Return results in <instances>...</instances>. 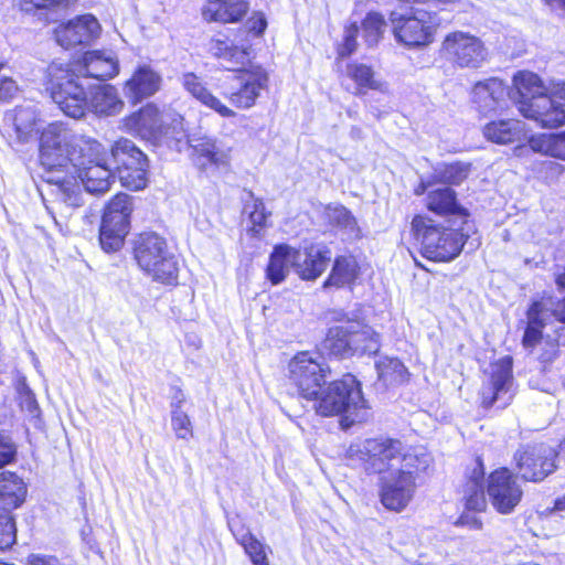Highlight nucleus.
<instances>
[{
    "instance_id": "1",
    "label": "nucleus",
    "mask_w": 565,
    "mask_h": 565,
    "mask_svg": "<svg viewBox=\"0 0 565 565\" xmlns=\"http://www.w3.org/2000/svg\"><path fill=\"white\" fill-rule=\"evenodd\" d=\"M99 142L76 135L63 122L49 124L40 136V161L50 172L71 171L74 164L83 162V157L96 156Z\"/></svg>"
},
{
    "instance_id": "2",
    "label": "nucleus",
    "mask_w": 565,
    "mask_h": 565,
    "mask_svg": "<svg viewBox=\"0 0 565 565\" xmlns=\"http://www.w3.org/2000/svg\"><path fill=\"white\" fill-rule=\"evenodd\" d=\"M317 414L340 416L342 428L367 419L370 405L363 396L361 383L352 374L330 382L313 399Z\"/></svg>"
},
{
    "instance_id": "3",
    "label": "nucleus",
    "mask_w": 565,
    "mask_h": 565,
    "mask_svg": "<svg viewBox=\"0 0 565 565\" xmlns=\"http://www.w3.org/2000/svg\"><path fill=\"white\" fill-rule=\"evenodd\" d=\"M429 454L423 447H406L398 439L367 438L353 443L347 449V458L373 473L394 472L404 468L405 458Z\"/></svg>"
},
{
    "instance_id": "4",
    "label": "nucleus",
    "mask_w": 565,
    "mask_h": 565,
    "mask_svg": "<svg viewBox=\"0 0 565 565\" xmlns=\"http://www.w3.org/2000/svg\"><path fill=\"white\" fill-rule=\"evenodd\" d=\"M513 84L520 95L519 111L543 128H557L565 124V110L547 95L541 78L532 72H519Z\"/></svg>"
},
{
    "instance_id": "5",
    "label": "nucleus",
    "mask_w": 565,
    "mask_h": 565,
    "mask_svg": "<svg viewBox=\"0 0 565 565\" xmlns=\"http://www.w3.org/2000/svg\"><path fill=\"white\" fill-rule=\"evenodd\" d=\"M331 319L338 324L329 329L323 342L324 349L331 354L347 358L379 350V334L361 320L350 318L343 311H334Z\"/></svg>"
},
{
    "instance_id": "6",
    "label": "nucleus",
    "mask_w": 565,
    "mask_h": 565,
    "mask_svg": "<svg viewBox=\"0 0 565 565\" xmlns=\"http://www.w3.org/2000/svg\"><path fill=\"white\" fill-rule=\"evenodd\" d=\"M134 250L138 266L153 281L169 286L178 284L179 265L163 237L156 233H142Z\"/></svg>"
},
{
    "instance_id": "7",
    "label": "nucleus",
    "mask_w": 565,
    "mask_h": 565,
    "mask_svg": "<svg viewBox=\"0 0 565 565\" xmlns=\"http://www.w3.org/2000/svg\"><path fill=\"white\" fill-rule=\"evenodd\" d=\"M404 468L382 478L381 502L392 511L404 510L414 497L416 479L426 472L433 459L429 454L412 455L405 458Z\"/></svg>"
},
{
    "instance_id": "8",
    "label": "nucleus",
    "mask_w": 565,
    "mask_h": 565,
    "mask_svg": "<svg viewBox=\"0 0 565 565\" xmlns=\"http://www.w3.org/2000/svg\"><path fill=\"white\" fill-rule=\"evenodd\" d=\"M412 231L420 244L422 254L435 262H449L457 257L465 244V235L458 230L435 225L433 220L417 215Z\"/></svg>"
},
{
    "instance_id": "9",
    "label": "nucleus",
    "mask_w": 565,
    "mask_h": 565,
    "mask_svg": "<svg viewBox=\"0 0 565 565\" xmlns=\"http://www.w3.org/2000/svg\"><path fill=\"white\" fill-rule=\"evenodd\" d=\"M47 89L60 109L68 117L81 118L88 108V100L79 76L67 65L53 62L47 67Z\"/></svg>"
},
{
    "instance_id": "10",
    "label": "nucleus",
    "mask_w": 565,
    "mask_h": 565,
    "mask_svg": "<svg viewBox=\"0 0 565 565\" xmlns=\"http://www.w3.org/2000/svg\"><path fill=\"white\" fill-rule=\"evenodd\" d=\"M390 21L396 42L408 49L431 44L441 23L436 12L422 9H415L408 14L392 12Z\"/></svg>"
},
{
    "instance_id": "11",
    "label": "nucleus",
    "mask_w": 565,
    "mask_h": 565,
    "mask_svg": "<svg viewBox=\"0 0 565 565\" xmlns=\"http://www.w3.org/2000/svg\"><path fill=\"white\" fill-rule=\"evenodd\" d=\"M289 380L301 397L313 401L326 384L330 369L316 352H299L288 364Z\"/></svg>"
},
{
    "instance_id": "12",
    "label": "nucleus",
    "mask_w": 565,
    "mask_h": 565,
    "mask_svg": "<svg viewBox=\"0 0 565 565\" xmlns=\"http://www.w3.org/2000/svg\"><path fill=\"white\" fill-rule=\"evenodd\" d=\"M440 53L459 68H478L484 63L488 55L482 40L463 31L448 33L441 42Z\"/></svg>"
},
{
    "instance_id": "13",
    "label": "nucleus",
    "mask_w": 565,
    "mask_h": 565,
    "mask_svg": "<svg viewBox=\"0 0 565 565\" xmlns=\"http://www.w3.org/2000/svg\"><path fill=\"white\" fill-rule=\"evenodd\" d=\"M514 395L512 358L505 355L489 366L488 380L483 382L480 391L481 405L484 408H504L510 405Z\"/></svg>"
},
{
    "instance_id": "14",
    "label": "nucleus",
    "mask_w": 565,
    "mask_h": 565,
    "mask_svg": "<svg viewBox=\"0 0 565 565\" xmlns=\"http://www.w3.org/2000/svg\"><path fill=\"white\" fill-rule=\"evenodd\" d=\"M67 174L76 173L86 191L94 194L107 192L115 181V174L111 163L107 158V151L99 142V149L96 156L83 157V162L74 164Z\"/></svg>"
},
{
    "instance_id": "15",
    "label": "nucleus",
    "mask_w": 565,
    "mask_h": 565,
    "mask_svg": "<svg viewBox=\"0 0 565 565\" xmlns=\"http://www.w3.org/2000/svg\"><path fill=\"white\" fill-rule=\"evenodd\" d=\"M487 492L492 507L501 514L511 513L523 495L516 478L507 468L498 469L489 476Z\"/></svg>"
},
{
    "instance_id": "16",
    "label": "nucleus",
    "mask_w": 565,
    "mask_h": 565,
    "mask_svg": "<svg viewBox=\"0 0 565 565\" xmlns=\"http://www.w3.org/2000/svg\"><path fill=\"white\" fill-rule=\"evenodd\" d=\"M555 458L556 452L543 445L529 446L515 457L522 478L533 482L543 480L556 469Z\"/></svg>"
},
{
    "instance_id": "17",
    "label": "nucleus",
    "mask_w": 565,
    "mask_h": 565,
    "mask_svg": "<svg viewBox=\"0 0 565 565\" xmlns=\"http://www.w3.org/2000/svg\"><path fill=\"white\" fill-rule=\"evenodd\" d=\"M190 159L201 171L226 167L231 160V148L209 136L191 137L188 140Z\"/></svg>"
},
{
    "instance_id": "18",
    "label": "nucleus",
    "mask_w": 565,
    "mask_h": 565,
    "mask_svg": "<svg viewBox=\"0 0 565 565\" xmlns=\"http://www.w3.org/2000/svg\"><path fill=\"white\" fill-rule=\"evenodd\" d=\"M162 75L149 63H139L122 86L125 97L138 104L161 89Z\"/></svg>"
},
{
    "instance_id": "19",
    "label": "nucleus",
    "mask_w": 565,
    "mask_h": 565,
    "mask_svg": "<svg viewBox=\"0 0 565 565\" xmlns=\"http://www.w3.org/2000/svg\"><path fill=\"white\" fill-rule=\"evenodd\" d=\"M508 94V86L502 79L490 77L473 85L471 103L481 116L487 117L507 106Z\"/></svg>"
},
{
    "instance_id": "20",
    "label": "nucleus",
    "mask_w": 565,
    "mask_h": 565,
    "mask_svg": "<svg viewBox=\"0 0 565 565\" xmlns=\"http://www.w3.org/2000/svg\"><path fill=\"white\" fill-rule=\"evenodd\" d=\"M124 126L129 132L151 141H160L168 134L160 110L153 104H147L139 111L126 117Z\"/></svg>"
},
{
    "instance_id": "21",
    "label": "nucleus",
    "mask_w": 565,
    "mask_h": 565,
    "mask_svg": "<svg viewBox=\"0 0 565 565\" xmlns=\"http://www.w3.org/2000/svg\"><path fill=\"white\" fill-rule=\"evenodd\" d=\"M100 32V25L97 19L90 14H85L61 24L55 30L56 42L70 49L78 44H86L97 38Z\"/></svg>"
},
{
    "instance_id": "22",
    "label": "nucleus",
    "mask_w": 565,
    "mask_h": 565,
    "mask_svg": "<svg viewBox=\"0 0 565 565\" xmlns=\"http://www.w3.org/2000/svg\"><path fill=\"white\" fill-rule=\"evenodd\" d=\"M239 88L228 95L230 102L238 108H250L260 93L267 88L268 74L259 66L242 72L238 76Z\"/></svg>"
},
{
    "instance_id": "23",
    "label": "nucleus",
    "mask_w": 565,
    "mask_h": 565,
    "mask_svg": "<svg viewBox=\"0 0 565 565\" xmlns=\"http://www.w3.org/2000/svg\"><path fill=\"white\" fill-rule=\"evenodd\" d=\"M331 259L330 249L321 244H311L301 252L296 263V273L303 280H316L326 270Z\"/></svg>"
},
{
    "instance_id": "24",
    "label": "nucleus",
    "mask_w": 565,
    "mask_h": 565,
    "mask_svg": "<svg viewBox=\"0 0 565 565\" xmlns=\"http://www.w3.org/2000/svg\"><path fill=\"white\" fill-rule=\"evenodd\" d=\"M119 61L111 51H89L81 61V72L99 81L110 79L119 74Z\"/></svg>"
},
{
    "instance_id": "25",
    "label": "nucleus",
    "mask_w": 565,
    "mask_h": 565,
    "mask_svg": "<svg viewBox=\"0 0 565 565\" xmlns=\"http://www.w3.org/2000/svg\"><path fill=\"white\" fill-rule=\"evenodd\" d=\"M209 51L221 60L222 66L228 71H238L252 57V49L247 44L234 45L228 39H212Z\"/></svg>"
},
{
    "instance_id": "26",
    "label": "nucleus",
    "mask_w": 565,
    "mask_h": 565,
    "mask_svg": "<svg viewBox=\"0 0 565 565\" xmlns=\"http://www.w3.org/2000/svg\"><path fill=\"white\" fill-rule=\"evenodd\" d=\"M482 134L488 141L497 145L514 143L525 136V124L515 118H500L487 122Z\"/></svg>"
},
{
    "instance_id": "27",
    "label": "nucleus",
    "mask_w": 565,
    "mask_h": 565,
    "mask_svg": "<svg viewBox=\"0 0 565 565\" xmlns=\"http://www.w3.org/2000/svg\"><path fill=\"white\" fill-rule=\"evenodd\" d=\"M248 11L245 0H207L202 14L209 22L234 23Z\"/></svg>"
},
{
    "instance_id": "28",
    "label": "nucleus",
    "mask_w": 565,
    "mask_h": 565,
    "mask_svg": "<svg viewBox=\"0 0 565 565\" xmlns=\"http://www.w3.org/2000/svg\"><path fill=\"white\" fill-rule=\"evenodd\" d=\"M299 259V249L287 244L276 245L270 254L266 269L267 278L273 285L284 281L290 270H296V263Z\"/></svg>"
},
{
    "instance_id": "29",
    "label": "nucleus",
    "mask_w": 565,
    "mask_h": 565,
    "mask_svg": "<svg viewBox=\"0 0 565 565\" xmlns=\"http://www.w3.org/2000/svg\"><path fill=\"white\" fill-rule=\"evenodd\" d=\"M184 89L202 105L213 109L222 117L230 118L236 114L225 106L216 96H214L204 85V83L193 73H186L182 76Z\"/></svg>"
},
{
    "instance_id": "30",
    "label": "nucleus",
    "mask_w": 565,
    "mask_h": 565,
    "mask_svg": "<svg viewBox=\"0 0 565 565\" xmlns=\"http://www.w3.org/2000/svg\"><path fill=\"white\" fill-rule=\"evenodd\" d=\"M26 486L14 472L0 473V509L9 512L19 508L25 500Z\"/></svg>"
},
{
    "instance_id": "31",
    "label": "nucleus",
    "mask_w": 565,
    "mask_h": 565,
    "mask_svg": "<svg viewBox=\"0 0 565 565\" xmlns=\"http://www.w3.org/2000/svg\"><path fill=\"white\" fill-rule=\"evenodd\" d=\"M347 76L355 83V95H364L366 90L388 92L386 82L377 78L371 66L363 63H350L345 70Z\"/></svg>"
},
{
    "instance_id": "32",
    "label": "nucleus",
    "mask_w": 565,
    "mask_h": 565,
    "mask_svg": "<svg viewBox=\"0 0 565 565\" xmlns=\"http://www.w3.org/2000/svg\"><path fill=\"white\" fill-rule=\"evenodd\" d=\"M533 152L565 161V130L552 134H534L527 139Z\"/></svg>"
},
{
    "instance_id": "33",
    "label": "nucleus",
    "mask_w": 565,
    "mask_h": 565,
    "mask_svg": "<svg viewBox=\"0 0 565 565\" xmlns=\"http://www.w3.org/2000/svg\"><path fill=\"white\" fill-rule=\"evenodd\" d=\"M88 107L96 114L103 116H114L124 108V102L118 95L117 89L111 85H99L93 92Z\"/></svg>"
},
{
    "instance_id": "34",
    "label": "nucleus",
    "mask_w": 565,
    "mask_h": 565,
    "mask_svg": "<svg viewBox=\"0 0 565 565\" xmlns=\"http://www.w3.org/2000/svg\"><path fill=\"white\" fill-rule=\"evenodd\" d=\"M427 207L439 215L451 214L462 218L467 216L466 210L457 203L456 193L450 188L430 191L427 195Z\"/></svg>"
},
{
    "instance_id": "35",
    "label": "nucleus",
    "mask_w": 565,
    "mask_h": 565,
    "mask_svg": "<svg viewBox=\"0 0 565 565\" xmlns=\"http://www.w3.org/2000/svg\"><path fill=\"white\" fill-rule=\"evenodd\" d=\"M107 158L113 169L118 171L125 167H131L134 163L142 162L146 156L131 140L120 138L114 142L109 152H107Z\"/></svg>"
},
{
    "instance_id": "36",
    "label": "nucleus",
    "mask_w": 565,
    "mask_h": 565,
    "mask_svg": "<svg viewBox=\"0 0 565 565\" xmlns=\"http://www.w3.org/2000/svg\"><path fill=\"white\" fill-rule=\"evenodd\" d=\"M359 276V265L353 256L337 257L324 287L341 288L352 285Z\"/></svg>"
},
{
    "instance_id": "37",
    "label": "nucleus",
    "mask_w": 565,
    "mask_h": 565,
    "mask_svg": "<svg viewBox=\"0 0 565 565\" xmlns=\"http://www.w3.org/2000/svg\"><path fill=\"white\" fill-rule=\"evenodd\" d=\"M483 471L481 468H475L472 475L465 487V504L470 511L482 512L487 508V499L484 495Z\"/></svg>"
},
{
    "instance_id": "38",
    "label": "nucleus",
    "mask_w": 565,
    "mask_h": 565,
    "mask_svg": "<svg viewBox=\"0 0 565 565\" xmlns=\"http://www.w3.org/2000/svg\"><path fill=\"white\" fill-rule=\"evenodd\" d=\"M13 120L18 137L22 141H28L39 132V114L33 106L17 107Z\"/></svg>"
},
{
    "instance_id": "39",
    "label": "nucleus",
    "mask_w": 565,
    "mask_h": 565,
    "mask_svg": "<svg viewBox=\"0 0 565 565\" xmlns=\"http://www.w3.org/2000/svg\"><path fill=\"white\" fill-rule=\"evenodd\" d=\"M47 182L54 184L52 193L66 207H76L82 204V193L74 179H60L52 175L47 178Z\"/></svg>"
},
{
    "instance_id": "40",
    "label": "nucleus",
    "mask_w": 565,
    "mask_h": 565,
    "mask_svg": "<svg viewBox=\"0 0 565 565\" xmlns=\"http://www.w3.org/2000/svg\"><path fill=\"white\" fill-rule=\"evenodd\" d=\"M324 217L332 226L344 231L351 236L359 235V228L355 217L341 204H329L324 207Z\"/></svg>"
},
{
    "instance_id": "41",
    "label": "nucleus",
    "mask_w": 565,
    "mask_h": 565,
    "mask_svg": "<svg viewBox=\"0 0 565 565\" xmlns=\"http://www.w3.org/2000/svg\"><path fill=\"white\" fill-rule=\"evenodd\" d=\"M148 160L143 158L142 162L134 163L131 167H125L118 170L119 179L124 186L130 190H141L147 185Z\"/></svg>"
},
{
    "instance_id": "42",
    "label": "nucleus",
    "mask_w": 565,
    "mask_h": 565,
    "mask_svg": "<svg viewBox=\"0 0 565 565\" xmlns=\"http://www.w3.org/2000/svg\"><path fill=\"white\" fill-rule=\"evenodd\" d=\"M386 29V21L384 17L377 12H370L362 21L363 39L367 46L372 47L383 38Z\"/></svg>"
},
{
    "instance_id": "43",
    "label": "nucleus",
    "mask_w": 565,
    "mask_h": 565,
    "mask_svg": "<svg viewBox=\"0 0 565 565\" xmlns=\"http://www.w3.org/2000/svg\"><path fill=\"white\" fill-rule=\"evenodd\" d=\"M183 402V394H180V397L175 398L172 402L171 425L178 438L189 439L190 437H192L193 430L188 414L181 409V405Z\"/></svg>"
},
{
    "instance_id": "44",
    "label": "nucleus",
    "mask_w": 565,
    "mask_h": 565,
    "mask_svg": "<svg viewBox=\"0 0 565 565\" xmlns=\"http://www.w3.org/2000/svg\"><path fill=\"white\" fill-rule=\"evenodd\" d=\"M237 541L243 546L245 553L249 556L253 565H269L265 551L266 546L252 533H244L237 537Z\"/></svg>"
},
{
    "instance_id": "45",
    "label": "nucleus",
    "mask_w": 565,
    "mask_h": 565,
    "mask_svg": "<svg viewBox=\"0 0 565 565\" xmlns=\"http://www.w3.org/2000/svg\"><path fill=\"white\" fill-rule=\"evenodd\" d=\"M244 212L248 214V218L253 224L248 232L253 236H258L260 230L266 225V221L268 217V213L265 210L264 202L250 195V201L246 202Z\"/></svg>"
},
{
    "instance_id": "46",
    "label": "nucleus",
    "mask_w": 565,
    "mask_h": 565,
    "mask_svg": "<svg viewBox=\"0 0 565 565\" xmlns=\"http://www.w3.org/2000/svg\"><path fill=\"white\" fill-rule=\"evenodd\" d=\"M127 233L128 231L102 223L99 233L102 248L106 252L118 250L122 246Z\"/></svg>"
},
{
    "instance_id": "47",
    "label": "nucleus",
    "mask_w": 565,
    "mask_h": 565,
    "mask_svg": "<svg viewBox=\"0 0 565 565\" xmlns=\"http://www.w3.org/2000/svg\"><path fill=\"white\" fill-rule=\"evenodd\" d=\"M379 376L383 380L403 381L406 375V367L395 358H385L376 364Z\"/></svg>"
},
{
    "instance_id": "48",
    "label": "nucleus",
    "mask_w": 565,
    "mask_h": 565,
    "mask_svg": "<svg viewBox=\"0 0 565 565\" xmlns=\"http://www.w3.org/2000/svg\"><path fill=\"white\" fill-rule=\"evenodd\" d=\"M15 523L8 512L0 514V550H6L15 542Z\"/></svg>"
},
{
    "instance_id": "49",
    "label": "nucleus",
    "mask_w": 565,
    "mask_h": 565,
    "mask_svg": "<svg viewBox=\"0 0 565 565\" xmlns=\"http://www.w3.org/2000/svg\"><path fill=\"white\" fill-rule=\"evenodd\" d=\"M470 172V164L463 163V162H455L446 166L443 178L446 182L452 183V184H459L461 183Z\"/></svg>"
},
{
    "instance_id": "50",
    "label": "nucleus",
    "mask_w": 565,
    "mask_h": 565,
    "mask_svg": "<svg viewBox=\"0 0 565 565\" xmlns=\"http://www.w3.org/2000/svg\"><path fill=\"white\" fill-rule=\"evenodd\" d=\"M358 34L359 28L355 23H352L345 28L343 43L340 45L338 50L339 56L345 57L355 52L358 45Z\"/></svg>"
},
{
    "instance_id": "51",
    "label": "nucleus",
    "mask_w": 565,
    "mask_h": 565,
    "mask_svg": "<svg viewBox=\"0 0 565 565\" xmlns=\"http://www.w3.org/2000/svg\"><path fill=\"white\" fill-rule=\"evenodd\" d=\"M77 0H21V9L25 12L33 9L64 8Z\"/></svg>"
},
{
    "instance_id": "52",
    "label": "nucleus",
    "mask_w": 565,
    "mask_h": 565,
    "mask_svg": "<svg viewBox=\"0 0 565 565\" xmlns=\"http://www.w3.org/2000/svg\"><path fill=\"white\" fill-rule=\"evenodd\" d=\"M102 223L115 226L119 230H129V217L124 214H120L119 212L116 213L115 211H111V209L107 206L105 209Z\"/></svg>"
},
{
    "instance_id": "53",
    "label": "nucleus",
    "mask_w": 565,
    "mask_h": 565,
    "mask_svg": "<svg viewBox=\"0 0 565 565\" xmlns=\"http://www.w3.org/2000/svg\"><path fill=\"white\" fill-rule=\"evenodd\" d=\"M544 341L541 338L540 326L530 318L529 326L524 332L523 345L525 348H533L535 345H543Z\"/></svg>"
},
{
    "instance_id": "54",
    "label": "nucleus",
    "mask_w": 565,
    "mask_h": 565,
    "mask_svg": "<svg viewBox=\"0 0 565 565\" xmlns=\"http://www.w3.org/2000/svg\"><path fill=\"white\" fill-rule=\"evenodd\" d=\"M107 207L111 209L116 213L119 212L128 217L132 212V202L131 198L128 194L119 193L117 194L107 205Z\"/></svg>"
},
{
    "instance_id": "55",
    "label": "nucleus",
    "mask_w": 565,
    "mask_h": 565,
    "mask_svg": "<svg viewBox=\"0 0 565 565\" xmlns=\"http://www.w3.org/2000/svg\"><path fill=\"white\" fill-rule=\"evenodd\" d=\"M15 446L10 438L0 436V468L10 463L15 457Z\"/></svg>"
},
{
    "instance_id": "56",
    "label": "nucleus",
    "mask_w": 565,
    "mask_h": 565,
    "mask_svg": "<svg viewBox=\"0 0 565 565\" xmlns=\"http://www.w3.org/2000/svg\"><path fill=\"white\" fill-rule=\"evenodd\" d=\"M547 95L565 109V81L552 82L548 86Z\"/></svg>"
},
{
    "instance_id": "57",
    "label": "nucleus",
    "mask_w": 565,
    "mask_h": 565,
    "mask_svg": "<svg viewBox=\"0 0 565 565\" xmlns=\"http://www.w3.org/2000/svg\"><path fill=\"white\" fill-rule=\"evenodd\" d=\"M540 347L539 359L543 363L552 362L557 355V344L553 341H544L543 345Z\"/></svg>"
},
{
    "instance_id": "58",
    "label": "nucleus",
    "mask_w": 565,
    "mask_h": 565,
    "mask_svg": "<svg viewBox=\"0 0 565 565\" xmlns=\"http://www.w3.org/2000/svg\"><path fill=\"white\" fill-rule=\"evenodd\" d=\"M266 26L267 22L262 13L253 15L247 22L248 32L253 33L255 36L262 35Z\"/></svg>"
},
{
    "instance_id": "59",
    "label": "nucleus",
    "mask_w": 565,
    "mask_h": 565,
    "mask_svg": "<svg viewBox=\"0 0 565 565\" xmlns=\"http://www.w3.org/2000/svg\"><path fill=\"white\" fill-rule=\"evenodd\" d=\"M18 90L15 82L9 77L0 78V102L12 98Z\"/></svg>"
},
{
    "instance_id": "60",
    "label": "nucleus",
    "mask_w": 565,
    "mask_h": 565,
    "mask_svg": "<svg viewBox=\"0 0 565 565\" xmlns=\"http://www.w3.org/2000/svg\"><path fill=\"white\" fill-rule=\"evenodd\" d=\"M26 565H62L55 556L51 555H31Z\"/></svg>"
},
{
    "instance_id": "61",
    "label": "nucleus",
    "mask_w": 565,
    "mask_h": 565,
    "mask_svg": "<svg viewBox=\"0 0 565 565\" xmlns=\"http://www.w3.org/2000/svg\"><path fill=\"white\" fill-rule=\"evenodd\" d=\"M563 514L565 513V494L555 499L552 508H546L543 512L546 516L552 514Z\"/></svg>"
},
{
    "instance_id": "62",
    "label": "nucleus",
    "mask_w": 565,
    "mask_h": 565,
    "mask_svg": "<svg viewBox=\"0 0 565 565\" xmlns=\"http://www.w3.org/2000/svg\"><path fill=\"white\" fill-rule=\"evenodd\" d=\"M553 315L558 321L565 322V298L555 305Z\"/></svg>"
},
{
    "instance_id": "63",
    "label": "nucleus",
    "mask_w": 565,
    "mask_h": 565,
    "mask_svg": "<svg viewBox=\"0 0 565 565\" xmlns=\"http://www.w3.org/2000/svg\"><path fill=\"white\" fill-rule=\"evenodd\" d=\"M544 2L554 11L565 15V0H544Z\"/></svg>"
},
{
    "instance_id": "64",
    "label": "nucleus",
    "mask_w": 565,
    "mask_h": 565,
    "mask_svg": "<svg viewBox=\"0 0 565 565\" xmlns=\"http://www.w3.org/2000/svg\"><path fill=\"white\" fill-rule=\"evenodd\" d=\"M555 284L559 290H565V266L555 274Z\"/></svg>"
}]
</instances>
